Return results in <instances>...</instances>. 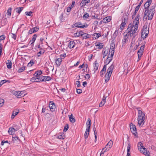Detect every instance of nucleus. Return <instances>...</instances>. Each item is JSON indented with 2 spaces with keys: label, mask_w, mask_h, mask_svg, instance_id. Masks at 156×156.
I'll use <instances>...</instances> for the list:
<instances>
[{
  "label": "nucleus",
  "mask_w": 156,
  "mask_h": 156,
  "mask_svg": "<svg viewBox=\"0 0 156 156\" xmlns=\"http://www.w3.org/2000/svg\"><path fill=\"white\" fill-rule=\"evenodd\" d=\"M145 119V114L141 110H138V117L137 118L138 124L140 127H142L144 124Z\"/></svg>",
  "instance_id": "nucleus-1"
},
{
  "label": "nucleus",
  "mask_w": 156,
  "mask_h": 156,
  "mask_svg": "<svg viewBox=\"0 0 156 156\" xmlns=\"http://www.w3.org/2000/svg\"><path fill=\"white\" fill-rule=\"evenodd\" d=\"M141 31V37L144 39L147 37L149 33V28L147 29V26L144 25Z\"/></svg>",
  "instance_id": "nucleus-2"
},
{
  "label": "nucleus",
  "mask_w": 156,
  "mask_h": 156,
  "mask_svg": "<svg viewBox=\"0 0 156 156\" xmlns=\"http://www.w3.org/2000/svg\"><path fill=\"white\" fill-rule=\"evenodd\" d=\"M138 28V26H136V25H133V24H132L131 23L129 24L128 26V27L127 28V30H126L127 32L129 31L130 32H133V31H134V30H136V33H137L136 31L137 30V29Z\"/></svg>",
  "instance_id": "nucleus-3"
},
{
  "label": "nucleus",
  "mask_w": 156,
  "mask_h": 156,
  "mask_svg": "<svg viewBox=\"0 0 156 156\" xmlns=\"http://www.w3.org/2000/svg\"><path fill=\"white\" fill-rule=\"evenodd\" d=\"M88 26V25L86 23H84L83 25L82 23L80 22H76L74 24H73L72 26L73 27H77L78 28H87Z\"/></svg>",
  "instance_id": "nucleus-4"
},
{
  "label": "nucleus",
  "mask_w": 156,
  "mask_h": 156,
  "mask_svg": "<svg viewBox=\"0 0 156 156\" xmlns=\"http://www.w3.org/2000/svg\"><path fill=\"white\" fill-rule=\"evenodd\" d=\"M130 127L131 132L136 137H138L137 133L136 131V126L132 123H131L130 124Z\"/></svg>",
  "instance_id": "nucleus-5"
},
{
  "label": "nucleus",
  "mask_w": 156,
  "mask_h": 156,
  "mask_svg": "<svg viewBox=\"0 0 156 156\" xmlns=\"http://www.w3.org/2000/svg\"><path fill=\"white\" fill-rule=\"evenodd\" d=\"M127 22V18L124 17L122 20V22L120 25V29L122 31L123 29V27L125 26Z\"/></svg>",
  "instance_id": "nucleus-6"
},
{
  "label": "nucleus",
  "mask_w": 156,
  "mask_h": 156,
  "mask_svg": "<svg viewBox=\"0 0 156 156\" xmlns=\"http://www.w3.org/2000/svg\"><path fill=\"white\" fill-rule=\"evenodd\" d=\"M88 125H89V126H89L86 129V132L84 134V137L85 139V143H86L87 142V139L88 137L90 132V124H89Z\"/></svg>",
  "instance_id": "nucleus-7"
},
{
  "label": "nucleus",
  "mask_w": 156,
  "mask_h": 156,
  "mask_svg": "<svg viewBox=\"0 0 156 156\" xmlns=\"http://www.w3.org/2000/svg\"><path fill=\"white\" fill-rule=\"evenodd\" d=\"M155 10H153L151 9H150V10H148V14L149 16L148 17V20H151L153 17V15L154 13Z\"/></svg>",
  "instance_id": "nucleus-8"
},
{
  "label": "nucleus",
  "mask_w": 156,
  "mask_h": 156,
  "mask_svg": "<svg viewBox=\"0 0 156 156\" xmlns=\"http://www.w3.org/2000/svg\"><path fill=\"white\" fill-rule=\"evenodd\" d=\"M139 18L140 15L139 14H138L137 15L136 17L135 18L134 20H133V25L135 24V25H136V27L137 26H138Z\"/></svg>",
  "instance_id": "nucleus-9"
},
{
  "label": "nucleus",
  "mask_w": 156,
  "mask_h": 156,
  "mask_svg": "<svg viewBox=\"0 0 156 156\" xmlns=\"http://www.w3.org/2000/svg\"><path fill=\"white\" fill-rule=\"evenodd\" d=\"M39 29V28L37 27L33 28L29 30L28 34H30L34 33L36 32Z\"/></svg>",
  "instance_id": "nucleus-10"
},
{
  "label": "nucleus",
  "mask_w": 156,
  "mask_h": 156,
  "mask_svg": "<svg viewBox=\"0 0 156 156\" xmlns=\"http://www.w3.org/2000/svg\"><path fill=\"white\" fill-rule=\"evenodd\" d=\"M113 144V141L111 140H110L106 145L105 147L103 148V150L105 149V148H107V149H108V150H109L112 147Z\"/></svg>",
  "instance_id": "nucleus-11"
},
{
  "label": "nucleus",
  "mask_w": 156,
  "mask_h": 156,
  "mask_svg": "<svg viewBox=\"0 0 156 156\" xmlns=\"http://www.w3.org/2000/svg\"><path fill=\"white\" fill-rule=\"evenodd\" d=\"M114 67V66L113 65V64L111 65L108 69L107 73L110 74V75H111L112 73Z\"/></svg>",
  "instance_id": "nucleus-12"
},
{
  "label": "nucleus",
  "mask_w": 156,
  "mask_h": 156,
  "mask_svg": "<svg viewBox=\"0 0 156 156\" xmlns=\"http://www.w3.org/2000/svg\"><path fill=\"white\" fill-rule=\"evenodd\" d=\"M115 45L114 44H111L110 49L109 52H110L111 54H112V56H113L114 54Z\"/></svg>",
  "instance_id": "nucleus-13"
},
{
  "label": "nucleus",
  "mask_w": 156,
  "mask_h": 156,
  "mask_svg": "<svg viewBox=\"0 0 156 156\" xmlns=\"http://www.w3.org/2000/svg\"><path fill=\"white\" fill-rule=\"evenodd\" d=\"M140 152L144 154H145L146 155H149V151H147L146 149L143 147H142V148H141L140 150Z\"/></svg>",
  "instance_id": "nucleus-14"
},
{
  "label": "nucleus",
  "mask_w": 156,
  "mask_h": 156,
  "mask_svg": "<svg viewBox=\"0 0 156 156\" xmlns=\"http://www.w3.org/2000/svg\"><path fill=\"white\" fill-rule=\"evenodd\" d=\"M37 36V35L36 34H34L33 36V37L32 39L30 41L29 43V44L30 42H32L30 44L32 45L33 46L34 45V43L35 42L36 40V38Z\"/></svg>",
  "instance_id": "nucleus-15"
},
{
  "label": "nucleus",
  "mask_w": 156,
  "mask_h": 156,
  "mask_svg": "<svg viewBox=\"0 0 156 156\" xmlns=\"http://www.w3.org/2000/svg\"><path fill=\"white\" fill-rule=\"evenodd\" d=\"M48 108H49L51 111L53 112L55 111V105L54 103L53 104H49L48 106Z\"/></svg>",
  "instance_id": "nucleus-16"
},
{
  "label": "nucleus",
  "mask_w": 156,
  "mask_h": 156,
  "mask_svg": "<svg viewBox=\"0 0 156 156\" xmlns=\"http://www.w3.org/2000/svg\"><path fill=\"white\" fill-rule=\"evenodd\" d=\"M108 48L107 49H106V48H104L103 49L102 51V54H103V58H104L108 54Z\"/></svg>",
  "instance_id": "nucleus-17"
},
{
  "label": "nucleus",
  "mask_w": 156,
  "mask_h": 156,
  "mask_svg": "<svg viewBox=\"0 0 156 156\" xmlns=\"http://www.w3.org/2000/svg\"><path fill=\"white\" fill-rule=\"evenodd\" d=\"M42 72L41 70H39L36 71L34 74V76L36 77H38V76H41L42 74Z\"/></svg>",
  "instance_id": "nucleus-18"
},
{
  "label": "nucleus",
  "mask_w": 156,
  "mask_h": 156,
  "mask_svg": "<svg viewBox=\"0 0 156 156\" xmlns=\"http://www.w3.org/2000/svg\"><path fill=\"white\" fill-rule=\"evenodd\" d=\"M62 62V58H60L55 60V64L57 67L59 66Z\"/></svg>",
  "instance_id": "nucleus-19"
},
{
  "label": "nucleus",
  "mask_w": 156,
  "mask_h": 156,
  "mask_svg": "<svg viewBox=\"0 0 156 156\" xmlns=\"http://www.w3.org/2000/svg\"><path fill=\"white\" fill-rule=\"evenodd\" d=\"M75 45V43L73 41H71L69 44L68 47L70 48H73Z\"/></svg>",
  "instance_id": "nucleus-20"
},
{
  "label": "nucleus",
  "mask_w": 156,
  "mask_h": 156,
  "mask_svg": "<svg viewBox=\"0 0 156 156\" xmlns=\"http://www.w3.org/2000/svg\"><path fill=\"white\" fill-rule=\"evenodd\" d=\"M111 76L110 74L106 73L105 75V82L107 83L110 80V77Z\"/></svg>",
  "instance_id": "nucleus-21"
},
{
  "label": "nucleus",
  "mask_w": 156,
  "mask_h": 156,
  "mask_svg": "<svg viewBox=\"0 0 156 156\" xmlns=\"http://www.w3.org/2000/svg\"><path fill=\"white\" fill-rule=\"evenodd\" d=\"M111 20V19L110 16H107L104 18L102 20L104 23H107L109 22Z\"/></svg>",
  "instance_id": "nucleus-22"
},
{
  "label": "nucleus",
  "mask_w": 156,
  "mask_h": 156,
  "mask_svg": "<svg viewBox=\"0 0 156 156\" xmlns=\"http://www.w3.org/2000/svg\"><path fill=\"white\" fill-rule=\"evenodd\" d=\"M69 120L71 122L74 123L76 121V120L74 117H73L72 114L70 115H69Z\"/></svg>",
  "instance_id": "nucleus-23"
},
{
  "label": "nucleus",
  "mask_w": 156,
  "mask_h": 156,
  "mask_svg": "<svg viewBox=\"0 0 156 156\" xmlns=\"http://www.w3.org/2000/svg\"><path fill=\"white\" fill-rule=\"evenodd\" d=\"M131 147V145L129 143L128 144L127 147V154L126 156H131L130 149Z\"/></svg>",
  "instance_id": "nucleus-24"
},
{
  "label": "nucleus",
  "mask_w": 156,
  "mask_h": 156,
  "mask_svg": "<svg viewBox=\"0 0 156 156\" xmlns=\"http://www.w3.org/2000/svg\"><path fill=\"white\" fill-rule=\"evenodd\" d=\"M7 66L8 69H10L12 68V62L9 60H8L6 62Z\"/></svg>",
  "instance_id": "nucleus-25"
},
{
  "label": "nucleus",
  "mask_w": 156,
  "mask_h": 156,
  "mask_svg": "<svg viewBox=\"0 0 156 156\" xmlns=\"http://www.w3.org/2000/svg\"><path fill=\"white\" fill-rule=\"evenodd\" d=\"M19 113V111H17L15 110L13 111L11 116V118L12 119H13L15 116L17 115Z\"/></svg>",
  "instance_id": "nucleus-26"
},
{
  "label": "nucleus",
  "mask_w": 156,
  "mask_h": 156,
  "mask_svg": "<svg viewBox=\"0 0 156 156\" xmlns=\"http://www.w3.org/2000/svg\"><path fill=\"white\" fill-rule=\"evenodd\" d=\"M134 30V31L131 32H130L129 31L127 32L126 31H125V32L124 33V34H125V33H126L128 34V36H129L130 37H133V34H136V30Z\"/></svg>",
  "instance_id": "nucleus-27"
},
{
  "label": "nucleus",
  "mask_w": 156,
  "mask_h": 156,
  "mask_svg": "<svg viewBox=\"0 0 156 156\" xmlns=\"http://www.w3.org/2000/svg\"><path fill=\"white\" fill-rule=\"evenodd\" d=\"M23 9V7L16 8L15 9L16 12L19 14H20Z\"/></svg>",
  "instance_id": "nucleus-28"
},
{
  "label": "nucleus",
  "mask_w": 156,
  "mask_h": 156,
  "mask_svg": "<svg viewBox=\"0 0 156 156\" xmlns=\"http://www.w3.org/2000/svg\"><path fill=\"white\" fill-rule=\"evenodd\" d=\"M90 2V0H83L81 3L82 6H85Z\"/></svg>",
  "instance_id": "nucleus-29"
},
{
  "label": "nucleus",
  "mask_w": 156,
  "mask_h": 156,
  "mask_svg": "<svg viewBox=\"0 0 156 156\" xmlns=\"http://www.w3.org/2000/svg\"><path fill=\"white\" fill-rule=\"evenodd\" d=\"M90 35L89 34H88L84 33L83 32V35L82 36V37H83L82 39H86L88 38H89V36H90Z\"/></svg>",
  "instance_id": "nucleus-30"
},
{
  "label": "nucleus",
  "mask_w": 156,
  "mask_h": 156,
  "mask_svg": "<svg viewBox=\"0 0 156 156\" xmlns=\"http://www.w3.org/2000/svg\"><path fill=\"white\" fill-rule=\"evenodd\" d=\"M21 127V124H19L18 125L14 124L13 126V127H14L15 128L16 131L18 130Z\"/></svg>",
  "instance_id": "nucleus-31"
},
{
  "label": "nucleus",
  "mask_w": 156,
  "mask_h": 156,
  "mask_svg": "<svg viewBox=\"0 0 156 156\" xmlns=\"http://www.w3.org/2000/svg\"><path fill=\"white\" fill-rule=\"evenodd\" d=\"M143 52L140 51H138L137 52L138 56V59L137 61V62L139 61L140 59V58L141 57L142 55H143Z\"/></svg>",
  "instance_id": "nucleus-32"
},
{
  "label": "nucleus",
  "mask_w": 156,
  "mask_h": 156,
  "mask_svg": "<svg viewBox=\"0 0 156 156\" xmlns=\"http://www.w3.org/2000/svg\"><path fill=\"white\" fill-rule=\"evenodd\" d=\"M45 51L44 49H41V50H40L37 53V55L38 57H40L41 55H43Z\"/></svg>",
  "instance_id": "nucleus-33"
},
{
  "label": "nucleus",
  "mask_w": 156,
  "mask_h": 156,
  "mask_svg": "<svg viewBox=\"0 0 156 156\" xmlns=\"http://www.w3.org/2000/svg\"><path fill=\"white\" fill-rule=\"evenodd\" d=\"M94 68L95 70V71H94V72H95L96 71L98 70L99 65H98V63H97V61H95L94 62Z\"/></svg>",
  "instance_id": "nucleus-34"
},
{
  "label": "nucleus",
  "mask_w": 156,
  "mask_h": 156,
  "mask_svg": "<svg viewBox=\"0 0 156 156\" xmlns=\"http://www.w3.org/2000/svg\"><path fill=\"white\" fill-rule=\"evenodd\" d=\"M16 131L14 127H11L9 129L8 132L10 135H12V132L13 131Z\"/></svg>",
  "instance_id": "nucleus-35"
},
{
  "label": "nucleus",
  "mask_w": 156,
  "mask_h": 156,
  "mask_svg": "<svg viewBox=\"0 0 156 156\" xmlns=\"http://www.w3.org/2000/svg\"><path fill=\"white\" fill-rule=\"evenodd\" d=\"M83 32L81 31L75 33L74 35L76 37L82 36L83 35Z\"/></svg>",
  "instance_id": "nucleus-36"
},
{
  "label": "nucleus",
  "mask_w": 156,
  "mask_h": 156,
  "mask_svg": "<svg viewBox=\"0 0 156 156\" xmlns=\"http://www.w3.org/2000/svg\"><path fill=\"white\" fill-rule=\"evenodd\" d=\"M151 3H149L147 2V3H146V2L144 6V8L145 9H146V10H148V11L149 9V7L150 5L151 4Z\"/></svg>",
  "instance_id": "nucleus-37"
},
{
  "label": "nucleus",
  "mask_w": 156,
  "mask_h": 156,
  "mask_svg": "<svg viewBox=\"0 0 156 156\" xmlns=\"http://www.w3.org/2000/svg\"><path fill=\"white\" fill-rule=\"evenodd\" d=\"M51 79V78L49 76H44L43 78L44 81H49Z\"/></svg>",
  "instance_id": "nucleus-38"
},
{
  "label": "nucleus",
  "mask_w": 156,
  "mask_h": 156,
  "mask_svg": "<svg viewBox=\"0 0 156 156\" xmlns=\"http://www.w3.org/2000/svg\"><path fill=\"white\" fill-rule=\"evenodd\" d=\"M103 44L101 43H99L98 44H97L96 45V46H98V49H101L103 48Z\"/></svg>",
  "instance_id": "nucleus-39"
},
{
  "label": "nucleus",
  "mask_w": 156,
  "mask_h": 156,
  "mask_svg": "<svg viewBox=\"0 0 156 156\" xmlns=\"http://www.w3.org/2000/svg\"><path fill=\"white\" fill-rule=\"evenodd\" d=\"M35 63L33 59H31L30 62L28 64V66L31 67L33 66Z\"/></svg>",
  "instance_id": "nucleus-40"
},
{
  "label": "nucleus",
  "mask_w": 156,
  "mask_h": 156,
  "mask_svg": "<svg viewBox=\"0 0 156 156\" xmlns=\"http://www.w3.org/2000/svg\"><path fill=\"white\" fill-rule=\"evenodd\" d=\"M148 12V10H145L144 12V18L145 19H147V17H148L149 16Z\"/></svg>",
  "instance_id": "nucleus-41"
},
{
  "label": "nucleus",
  "mask_w": 156,
  "mask_h": 156,
  "mask_svg": "<svg viewBox=\"0 0 156 156\" xmlns=\"http://www.w3.org/2000/svg\"><path fill=\"white\" fill-rule=\"evenodd\" d=\"M137 147L139 150L142 148L143 147V144L140 142H139L137 144Z\"/></svg>",
  "instance_id": "nucleus-42"
},
{
  "label": "nucleus",
  "mask_w": 156,
  "mask_h": 156,
  "mask_svg": "<svg viewBox=\"0 0 156 156\" xmlns=\"http://www.w3.org/2000/svg\"><path fill=\"white\" fill-rule=\"evenodd\" d=\"M140 8L139 7H136L135 9V11L133 13V15H132V18H133L134 17H135L136 16V13H137L138 11L139 10Z\"/></svg>",
  "instance_id": "nucleus-43"
},
{
  "label": "nucleus",
  "mask_w": 156,
  "mask_h": 156,
  "mask_svg": "<svg viewBox=\"0 0 156 156\" xmlns=\"http://www.w3.org/2000/svg\"><path fill=\"white\" fill-rule=\"evenodd\" d=\"M25 69V66H22L20 68L18 71V72L20 73L23 71Z\"/></svg>",
  "instance_id": "nucleus-44"
},
{
  "label": "nucleus",
  "mask_w": 156,
  "mask_h": 156,
  "mask_svg": "<svg viewBox=\"0 0 156 156\" xmlns=\"http://www.w3.org/2000/svg\"><path fill=\"white\" fill-rule=\"evenodd\" d=\"M95 125L94 124H93V130L94 132V136H95V138L97 139V132H95L96 131V128L95 127Z\"/></svg>",
  "instance_id": "nucleus-45"
},
{
  "label": "nucleus",
  "mask_w": 156,
  "mask_h": 156,
  "mask_svg": "<svg viewBox=\"0 0 156 156\" xmlns=\"http://www.w3.org/2000/svg\"><path fill=\"white\" fill-rule=\"evenodd\" d=\"M11 8H9L7 11L6 14L8 15L11 16Z\"/></svg>",
  "instance_id": "nucleus-46"
},
{
  "label": "nucleus",
  "mask_w": 156,
  "mask_h": 156,
  "mask_svg": "<svg viewBox=\"0 0 156 156\" xmlns=\"http://www.w3.org/2000/svg\"><path fill=\"white\" fill-rule=\"evenodd\" d=\"M93 36L95 37V39H97L101 36L100 33H94L93 34Z\"/></svg>",
  "instance_id": "nucleus-47"
},
{
  "label": "nucleus",
  "mask_w": 156,
  "mask_h": 156,
  "mask_svg": "<svg viewBox=\"0 0 156 156\" xmlns=\"http://www.w3.org/2000/svg\"><path fill=\"white\" fill-rule=\"evenodd\" d=\"M44 76H43L42 75H41L40 76H38V79L39 80V81H44L43 80V78H44Z\"/></svg>",
  "instance_id": "nucleus-48"
},
{
  "label": "nucleus",
  "mask_w": 156,
  "mask_h": 156,
  "mask_svg": "<svg viewBox=\"0 0 156 156\" xmlns=\"http://www.w3.org/2000/svg\"><path fill=\"white\" fill-rule=\"evenodd\" d=\"M89 17V14L87 12L85 13L83 16V17L84 19L87 18Z\"/></svg>",
  "instance_id": "nucleus-49"
},
{
  "label": "nucleus",
  "mask_w": 156,
  "mask_h": 156,
  "mask_svg": "<svg viewBox=\"0 0 156 156\" xmlns=\"http://www.w3.org/2000/svg\"><path fill=\"white\" fill-rule=\"evenodd\" d=\"M69 127V125L68 124H66V125L64 126L63 131L66 132L68 129Z\"/></svg>",
  "instance_id": "nucleus-50"
},
{
  "label": "nucleus",
  "mask_w": 156,
  "mask_h": 156,
  "mask_svg": "<svg viewBox=\"0 0 156 156\" xmlns=\"http://www.w3.org/2000/svg\"><path fill=\"white\" fill-rule=\"evenodd\" d=\"M90 122H91V120H90V118H88V120H87V122L86 124V125H87V128L89 126H89V125H88L89 124H90V126H91V123H90Z\"/></svg>",
  "instance_id": "nucleus-51"
},
{
  "label": "nucleus",
  "mask_w": 156,
  "mask_h": 156,
  "mask_svg": "<svg viewBox=\"0 0 156 156\" xmlns=\"http://www.w3.org/2000/svg\"><path fill=\"white\" fill-rule=\"evenodd\" d=\"M4 102V100L3 99H0V107L3 105Z\"/></svg>",
  "instance_id": "nucleus-52"
},
{
  "label": "nucleus",
  "mask_w": 156,
  "mask_h": 156,
  "mask_svg": "<svg viewBox=\"0 0 156 156\" xmlns=\"http://www.w3.org/2000/svg\"><path fill=\"white\" fill-rule=\"evenodd\" d=\"M23 96V94L22 93L21 91H18V94L17 95V98H20V97H22V96Z\"/></svg>",
  "instance_id": "nucleus-53"
},
{
  "label": "nucleus",
  "mask_w": 156,
  "mask_h": 156,
  "mask_svg": "<svg viewBox=\"0 0 156 156\" xmlns=\"http://www.w3.org/2000/svg\"><path fill=\"white\" fill-rule=\"evenodd\" d=\"M59 18L60 19V20L62 22H63L64 20V19H63V15L62 13L61 14L60 16L59 17Z\"/></svg>",
  "instance_id": "nucleus-54"
},
{
  "label": "nucleus",
  "mask_w": 156,
  "mask_h": 156,
  "mask_svg": "<svg viewBox=\"0 0 156 156\" xmlns=\"http://www.w3.org/2000/svg\"><path fill=\"white\" fill-rule=\"evenodd\" d=\"M58 138L60 139H63L65 138V136L62 135H60L58 136Z\"/></svg>",
  "instance_id": "nucleus-55"
},
{
  "label": "nucleus",
  "mask_w": 156,
  "mask_h": 156,
  "mask_svg": "<svg viewBox=\"0 0 156 156\" xmlns=\"http://www.w3.org/2000/svg\"><path fill=\"white\" fill-rule=\"evenodd\" d=\"M107 149V148H105V149L103 150V149H102V151L101 152L100 156H103L102 154H104L105 152H106V150Z\"/></svg>",
  "instance_id": "nucleus-56"
},
{
  "label": "nucleus",
  "mask_w": 156,
  "mask_h": 156,
  "mask_svg": "<svg viewBox=\"0 0 156 156\" xmlns=\"http://www.w3.org/2000/svg\"><path fill=\"white\" fill-rule=\"evenodd\" d=\"M33 13V12L31 11L30 12H26L25 13L27 16H31V14Z\"/></svg>",
  "instance_id": "nucleus-57"
},
{
  "label": "nucleus",
  "mask_w": 156,
  "mask_h": 156,
  "mask_svg": "<svg viewBox=\"0 0 156 156\" xmlns=\"http://www.w3.org/2000/svg\"><path fill=\"white\" fill-rule=\"evenodd\" d=\"M49 109L48 108V107L47 106V107H46L45 108L43 107L42 109V112L44 113L45 112V110H48Z\"/></svg>",
  "instance_id": "nucleus-58"
},
{
  "label": "nucleus",
  "mask_w": 156,
  "mask_h": 156,
  "mask_svg": "<svg viewBox=\"0 0 156 156\" xmlns=\"http://www.w3.org/2000/svg\"><path fill=\"white\" fill-rule=\"evenodd\" d=\"M2 44L1 43L0 44V56L2 55Z\"/></svg>",
  "instance_id": "nucleus-59"
},
{
  "label": "nucleus",
  "mask_w": 156,
  "mask_h": 156,
  "mask_svg": "<svg viewBox=\"0 0 156 156\" xmlns=\"http://www.w3.org/2000/svg\"><path fill=\"white\" fill-rule=\"evenodd\" d=\"M5 38V36L4 35L0 36V41L4 40Z\"/></svg>",
  "instance_id": "nucleus-60"
},
{
  "label": "nucleus",
  "mask_w": 156,
  "mask_h": 156,
  "mask_svg": "<svg viewBox=\"0 0 156 156\" xmlns=\"http://www.w3.org/2000/svg\"><path fill=\"white\" fill-rule=\"evenodd\" d=\"M105 102L104 101H102L99 105V106L100 107H102L104 105Z\"/></svg>",
  "instance_id": "nucleus-61"
},
{
  "label": "nucleus",
  "mask_w": 156,
  "mask_h": 156,
  "mask_svg": "<svg viewBox=\"0 0 156 156\" xmlns=\"http://www.w3.org/2000/svg\"><path fill=\"white\" fill-rule=\"evenodd\" d=\"M144 45H142L141 46L140 49L138 51H141L143 52V51H144Z\"/></svg>",
  "instance_id": "nucleus-62"
},
{
  "label": "nucleus",
  "mask_w": 156,
  "mask_h": 156,
  "mask_svg": "<svg viewBox=\"0 0 156 156\" xmlns=\"http://www.w3.org/2000/svg\"><path fill=\"white\" fill-rule=\"evenodd\" d=\"M72 8H71V7L70 6L67 7V9H66L67 12H70L71 11Z\"/></svg>",
  "instance_id": "nucleus-63"
},
{
  "label": "nucleus",
  "mask_w": 156,
  "mask_h": 156,
  "mask_svg": "<svg viewBox=\"0 0 156 156\" xmlns=\"http://www.w3.org/2000/svg\"><path fill=\"white\" fill-rule=\"evenodd\" d=\"M76 92L78 94H80L82 93V90L81 89H77Z\"/></svg>",
  "instance_id": "nucleus-64"
}]
</instances>
